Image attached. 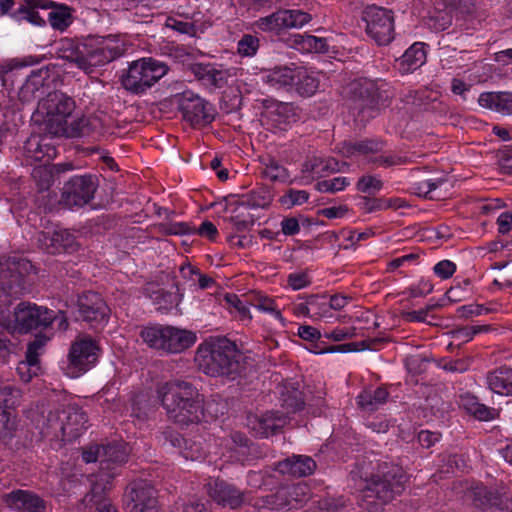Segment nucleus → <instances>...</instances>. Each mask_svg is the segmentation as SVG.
<instances>
[{"instance_id": "412c9836", "label": "nucleus", "mask_w": 512, "mask_h": 512, "mask_svg": "<svg viewBox=\"0 0 512 512\" xmlns=\"http://www.w3.org/2000/svg\"><path fill=\"white\" fill-rule=\"evenodd\" d=\"M385 142L377 138L364 139L355 142H344L341 152L346 157L363 156L369 163L385 148Z\"/></svg>"}, {"instance_id": "c03bdc74", "label": "nucleus", "mask_w": 512, "mask_h": 512, "mask_svg": "<svg viewBox=\"0 0 512 512\" xmlns=\"http://www.w3.org/2000/svg\"><path fill=\"white\" fill-rule=\"evenodd\" d=\"M254 25L264 32H280L286 30L283 19V9H279L270 15L259 18Z\"/></svg>"}, {"instance_id": "393cba45", "label": "nucleus", "mask_w": 512, "mask_h": 512, "mask_svg": "<svg viewBox=\"0 0 512 512\" xmlns=\"http://www.w3.org/2000/svg\"><path fill=\"white\" fill-rule=\"evenodd\" d=\"M316 469V462L309 456L293 455L277 465V470L282 474L295 477L311 475Z\"/></svg>"}, {"instance_id": "58836bf2", "label": "nucleus", "mask_w": 512, "mask_h": 512, "mask_svg": "<svg viewBox=\"0 0 512 512\" xmlns=\"http://www.w3.org/2000/svg\"><path fill=\"white\" fill-rule=\"evenodd\" d=\"M41 3V0H25L24 4H21L20 7L13 12L12 17L17 20H27L28 22L35 25H41L45 23V21L41 18L35 9H46L48 7L47 5Z\"/></svg>"}, {"instance_id": "f03ea898", "label": "nucleus", "mask_w": 512, "mask_h": 512, "mask_svg": "<svg viewBox=\"0 0 512 512\" xmlns=\"http://www.w3.org/2000/svg\"><path fill=\"white\" fill-rule=\"evenodd\" d=\"M195 360L199 368L212 377L235 379L244 369L242 353L227 338L201 344L197 348Z\"/></svg>"}, {"instance_id": "f8f14e48", "label": "nucleus", "mask_w": 512, "mask_h": 512, "mask_svg": "<svg viewBox=\"0 0 512 512\" xmlns=\"http://www.w3.org/2000/svg\"><path fill=\"white\" fill-rule=\"evenodd\" d=\"M123 503L128 512H160L157 491L142 481L127 487Z\"/></svg>"}, {"instance_id": "2eb2a0df", "label": "nucleus", "mask_w": 512, "mask_h": 512, "mask_svg": "<svg viewBox=\"0 0 512 512\" xmlns=\"http://www.w3.org/2000/svg\"><path fill=\"white\" fill-rule=\"evenodd\" d=\"M126 51L124 42L115 36H109L95 47L86 45V70L101 66L122 56Z\"/></svg>"}, {"instance_id": "a19ab883", "label": "nucleus", "mask_w": 512, "mask_h": 512, "mask_svg": "<svg viewBox=\"0 0 512 512\" xmlns=\"http://www.w3.org/2000/svg\"><path fill=\"white\" fill-rule=\"evenodd\" d=\"M104 488L98 485L93 486L91 491L87 493L82 499V503L85 507H95L96 512H117L109 499L104 496Z\"/></svg>"}, {"instance_id": "bb28decb", "label": "nucleus", "mask_w": 512, "mask_h": 512, "mask_svg": "<svg viewBox=\"0 0 512 512\" xmlns=\"http://www.w3.org/2000/svg\"><path fill=\"white\" fill-rule=\"evenodd\" d=\"M486 384L493 393L501 396H512V368L503 365L489 371Z\"/></svg>"}, {"instance_id": "473e14b6", "label": "nucleus", "mask_w": 512, "mask_h": 512, "mask_svg": "<svg viewBox=\"0 0 512 512\" xmlns=\"http://www.w3.org/2000/svg\"><path fill=\"white\" fill-rule=\"evenodd\" d=\"M128 459V451L124 445L108 444L102 445L101 470L110 471L114 467L126 462Z\"/></svg>"}, {"instance_id": "20e7f679", "label": "nucleus", "mask_w": 512, "mask_h": 512, "mask_svg": "<svg viewBox=\"0 0 512 512\" xmlns=\"http://www.w3.org/2000/svg\"><path fill=\"white\" fill-rule=\"evenodd\" d=\"M87 423L88 417L81 407L61 406L48 412L41 433L51 440L72 441L87 429Z\"/></svg>"}, {"instance_id": "4c0bfd02", "label": "nucleus", "mask_w": 512, "mask_h": 512, "mask_svg": "<svg viewBox=\"0 0 512 512\" xmlns=\"http://www.w3.org/2000/svg\"><path fill=\"white\" fill-rule=\"evenodd\" d=\"M296 68L287 66L276 67L270 70L265 76L264 81L272 87L281 88L293 85L294 78L296 77Z\"/></svg>"}, {"instance_id": "de8ad7c7", "label": "nucleus", "mask_w": 512, "mask_h": 512, "mask_svg": "<svg viewBox=\"0 0 512 512\" xmlns=\"http://www.w3.org/2000/svg\"><path fill=\"white\" fill-rule=\"evenodd\" d=\"M445 295L450 302L454 303L470 299L473 295L471 281L465 279L457 282L446 291Z\"/></svg>"}, {"instance_id": "5fc2aeb1", "label": "nucleus", "mask_w": 512, "mask_h": 512, "mask_svg": "<svg viewBox=\"0 0 512 512\" xmlns=\"http://www.w3.org/2000/svg\"><path fill=\"white\" fill-rule=\"evenodd\" d=\"M270 115L275 122L289 123L294 119V108L289 103H277L270 110Z\"/></svg>"}, {"instance_id": "f704fd0d", "label": "nucleus", "mask_w": 512, "mask_h": 512, "mask_svg": "<svg viewBox=\"0 0 512 512\" xmlns=\"http://www.w3.org/2000/svg\"><path fill=\"white\" fill-rule=\"evenodd\" d=\"M170 437L173 446L182 448L181 454L185 459L196 461L205 456V451L201 443L192 439H184L178 433H170Z\"/></svg>"}, {"instance_id": "0e129e2a", "label": "nucleus", "mask_w": 512, "mask_h": 512, "mask_svg": "<svg viewBox=\"0 0 512 512\" xmlns=\"http://www.w3.org/2000/svg\"><path fill=\"white\" fill-rule=\"evenodd\" d=\"M153 300L155 304L159 306V309H169L178 302L175 293L168 292L161 288L154 292Z\"/></svg>"}, {"instance_id": "0eeeda50", "label": "nucleus", "mask_w": 512, "mask_h": 512, "mask_svg": "<svg viewBox=\"0 0 512 512\" xmlns=\"http://www.w3.org/2000/svg\"><path fill=\"white\" fill-rule=\"evenodd\" d=\"M168 72L167 64L154 58H142L129 65L122 78L123 87L135 94L145 92Z\"/></svg>"}, {"instance_id": "ea45409f", "label": "nucleus", "mask_w": 512, "mask_h": 512, "mask_svg": "<svg viewBox=\"0 0 512 512\" xmlns=\"http://www.w3.org/2000/svg\"><path fill=\"white\" fill-rule=\"evenodd\" d=\"M375 342V340H363L358 343H345L333 346H325L324 343L316 342L313 347L310 349L311 352L315 354H323V353H334V352H354L365 349H371V343Z\"/></svg>"}, {"instance_id": "b1692460", "label": "nucleus", "mask_w": 512, "mask_h": 512, "mask_svg": "<svg viewBox=\"0 0 512 512\" xmlns=\"http://www.w3.org/2000/svg\"><path fill=\"white\" fill-rule=\"evenodd\" d=\"M3 499L8 507L18 511L41 512L44 509L43 500L26 490H14L4 495Z\"/></svg>"}, {"instance_id": "39448f33", "label": "nucleus", "mask_w": 512, "mask_h": 512, "mask_svg": "<svg viewBox=\"0 0 512 512\" xmlns=\"http://www.w3.org/2000/svg\"><path fill=\"white\" fill-rule=\"evenodd\" d=\"M139 337L149 348L166 354L181 353L197 339L196 334L190 330L161 324L142 327Z\"/></svg>"}, {"instance_id": "ddd939ff", "label": "nucleus", "mask_w": 512, "mask_h": 512, "mask_svg": "<svg viewBox=\"0 0 512 512\" xmlns=\"http://www.w3.org/2000/svg\"><path fill=\"white\" fill-rule=\"evenodd\" d=\"M54 78L48 69L32 71L18 91L22 104L38 103L54 91Z\"/></svg>"}, {"instance_id": "f3484780", "label": "nucleus", "mask_w": 512, "mask_h": 512, "mask_svg": "<svg viewBox=\"0 0 512 512\" xmlns=\"http://www.w3.org/2000/svg\"><path fill=\"white\" fill-rule=\"evenodd\" d=\"M98 346L91 338H80L71 346L69 352L70 367L77 373H84L97 361Z\"/></svg>"}, {"instance_id": "2f4dec72", "label": "nucleus", "mask_w": 512, "mask_h": 512, "mask_svg": "<svg viewBox=\"0 0 512 512\" xmlns=\"http://www.w3.org/2000/svg\"><path fill=\"white\" fill-rule=\"evenodd\" d=\"M319 84L320 79L317 72L309 71L304 67H297L293 85L301 96L310 97L314 95L319 88Z\"/></svg>"}, {"instance_id": "7ed1b4c3", "label": "nucleus", "mask_w": 512, "mask_h": 512, "mask_svg": "<svg viewBox=\"0 0 512 512\" xmlns=\"http://www.w3.org/2000/svg\"><path fill=\"white\" fill-rule=\"evenodd\" d=\"M342 95L354 115L363 119L375 117L381 107L388 105L389 100L387 91L369 79L353 80L343 87Z\"/></svg>"}, {"instance_id": "72a5a7b5", "label": "nucleus", "mask_w": 512, "mask_h": 512, "mask_svg": "<svg viewBox=\"0 0 512 512\" xmlns=\"http://www.w3.org/2000/svg\"><path fill=\"white\" fill-rule=\"evenodd\" d=\"M420 157L421 156L417 152L403 154L390 151L379 154L373 159V164L378 167L390 168L416 163Z\"/></svg>"}, {"instance_id": "052dcab7", "label": "nucleus", "mask_w": 512, "mask_h": 512, "mask_svg": "<svg viewBox=\"0 0 512 512\" xmlns=\"http://www.w3.org/2000/svg\"><path fill=\"white\" fill-rule=\"evenodd\" d=\"M356 187L362 193L374 194L382 189L383 182L376 176L365 175L358 180Z\"/></svg>"}, {"instance_id": "7c9ffc66", "label": "nucleus", "mask_w": 512, "mask_h": 512, "mask_svg": "<svg viewBox=\"0 0 512 512\" xmlns=\"http://www.w3.org/2000/svg\"><path fill=\"white\" fill-rule=\"evenodd\" d=\"M280 405L284 410V415L295 413L304 407V398L302 392L293 384L285 383L280 387Z\"/></svg>"}, {"instance_id": "dca6fc26", "label": "nucleus", "mask_w": 512, "mask_h": 512, "mask_svg": "<svg viewBox=\"0 0 512 512\" xmlns=\"http://www.w3.org/2000/svg\"><path fill=\"white\" fill-rule=\"evenodd\" d=\"M209 497L221 507L231 509L239 508L247 498L245 491L240 490L234 484L223 479L211 480L207 485Z\"/></svg>"}, {"instance_id": "3c124183", "label": "nucleus", "mask_w": 512, "mask_h": 512, "mask_svg": "<svg viewBox=\"0 0 512 512\" xmlns=\"http://www.w3.org/2000/svg\"><path fill=\"white\" fill-rule=\"evenodd\" d=\"M89 121L85 116L77 117L73 120H68L64 125L65 131L58 136L65 137H79L89 131Z\"/></svg>"}, {"instance_id": "e433bc0d", "label": "nucleus", "mask_w": 512, "mask_h": 512, "mask_svg": "<svg viewBox=\"0 0 512 512\" xmlns=\"http://www.w3.org/2000/svg\"><path fill=\"white\" fill-rule=\"evenodd\" d=\"M389 393L385 388L378 387L374 390H364L357 397L358 404L367 411H375L379 406L386 403Z\"/></svg>"}, {"instance_id": "8fccbe9b", "label": "nucleus", "mask_w": 512, "mask_h": 512, "mask_svg": "<svg viewBox=\"0 0 512 512\" xmlns=\"http://www.w3.org/2000/svg\"><path fill=\"white\" fill-rule=\"evenodd\" d=\"M285 29L301 28L312 19L311 15L298 9H283Z\"/></svg>"}, {"instance_id": "e2e57ef3", "label": "nucleus", "mask_w": 512, "mask_h": 512, "mask_svg": "<svg viewBox=\"0 0 512 512\" xmlns=\"http://www.w3.org/2000/svg\"><path fill=\"white\" fill-rule=\"evenodd\" d=\"M14 429L11 412L0 409V439L3 441L11 439Z\"/></svg>"}, {"instance_id": "09e8293b", "label": "nucleus", "mask_w": 512, "mask_h": 512, "mask_svg": "<svg viewBox=\"0 0 512 512\" xmlns=\"http://www.w3.org/2000/svg\"><path fill=\"white\" fill-rule=\"evenodd\" d=\"M262 175L271 181H284L288 178L287 169L273 158H267L262 162Z\"/></svg>"}, {"instance_id": "a211bd4d", "label": "nucleus", "mask_w": 512, "mask_h": 512, "mask_svg": "<svg viewBox=\"0 0 512 512\" xmlns=\"http://www.w3.org/2000/svg\"><path fill=\"white\" fill-rule=\"evenodd\" d=\"M78 311L83 320L97 324L106 322L109 314V308L101 295L91 291L79 296Z\"/></svg>"}, {"instance_id": "6e6d98bb", "label": "nucleus", "mask_w": 512, "mask_h": 512, "mask_svg": "<svg viewBox=\"0 0 512 512\" xmlns=\"http://www.w3.org/2000/svg\"><path fill=\"white\" fill-rule=\"evenodd\" d=\"M32 177L41 191L48 190L53 184V171L49 167H35L32 171Z\"/></svg>"}, {"instance_id": "c9c22d12", "label": "nucleus", "mask_w": 512, "mask_h": 512, "mask_svg": "<svg viewBox=\"0 0 512 512\" xmlns=\"http://www.w3.org/2000/svg\"><path fill=\"white\" fill-rule=\"evenodd\" d=\"M60 57L86 70V45H76L72 41H63L59 49Z\"/></svg>"}, {"instance_id": "79ce46f5", "label": "nucleus", "mask_w": 512, "mask_h": 512, "mask_svg": "<svg viewBox=\"0 0 512 512\" xmlns=\"http://www.w3.org/2000/svg\"><path fill=\"white\" fill-rule=\"evenodd\" d=\"M247 303L262 312L272 314L279 321H283L282 314L277 308L274 299L260 293H253L247 297Z\"/></svg>"}, {"instance_id": "a878e982", "label": "nucleus", "mask_w": 512, "mask_h": 512, "mask_svg": "<svg viewBox=\"0 0 512 512\" xmlns=\"http://www.w3.org/2000/svg\"><path fill=\"white\" fill-rule=\"evenodd\" d=\"M191 70L195 77L204 84L221 88L226 85L230 73L227 69L218 68L213 64H193Z\"/></svg>"}, {"instance_id": "603ef678", "label": "nucleus", "mask_w": 512, "mask_h": 512, "mask_svg": "<svg viewBox=\"0 0 512 512\" xmlns=\"http://www.w3.org/2000/svg\"><path fill=\"white\" fill-rule=\"evenodd\" d=\"M243 202L253 208L267 207L270 202V194L264 189L252 190L244 196Z\"/></svg>"}, {"instance_id": "9d476101", "label": "nucleus", "mask_w": 512, "mask_h": 512, "mask_svg": "<svg viewBox=\"0 0 512 512\" xmlns=\"http://www.w3.org/2000/svg\"><path fill=\"white\" fill-rule=\"evenodd\" d=\"M175 103L183 120L191 126H203L214 120V106L191 90L175 95Z\"/></svg>"}, {"instance_id": "9b49d317", "label": "nucleus", "mask_w": 512, "mask_h": 512, "mask_svg": "<svg viewBox=\"0 0 512 512\" xmlns=\"http://www.w3.org/2000/svg\"><path fill=\"white\" fill-rule=\"evenodd\" d=\"M365 31L378 45H387L394 39V14L391 10L371 5L363 11Z\"/></svg>"}, {"instance_id": "864d4df0", "label": "nucleus", "mask_w": 512, "mask_h": 512, "mask_svg": "<svg viewBox=\"0 0 512 512\" xmlns=\"http://www.w3.org/2000/svg\"><path fill=\"white\" fill-rule=\"evenodd\" d=\"M259 49V38L251 34H244L238 41L237 51L241 56L252 57Z\"/></svg>"}, {"instance_id": "13d9d810", "label": "nucleus", "mask_w": 512, "mask_h": 512, "mask_svg": "<svg viewBox=\"0 0 512 512\" xmlns=\"http://www.w3.org/2000/svg\"><path fill=\"white\" fill-rule=\"evenodd\" d=\"M350 184L346 177H335L330 180H323L316 184V189L319 192L335 193L344 190Z\"/></svg>"}, {"instance_id": "1a4fd4ad", "label": "nucleus", "mask_w": 512, "mask_h": 512, "mask_svg": "<svg viewBox=\"0 0 512 512\" xmlns=\"http://www.w3.org/2000/svg\"><path fill=\"white\" fill-rule=\"evenodd\" d=\"M407 475L402 468L392 466L387 471L373 475L363 490L365 499H377L382 503L392 501L406 486Z\"/></svg>"}, {"instance_id": "a18cd8bd", "label": "nucleus", "mask_w": 512, "mask_h": 512, "mask_svg": "<svg viewBox=\"0 0 512 512\" xmlns=\"http://www.w3.org/2000/svg\"><path fill=\"white\" fill-rule=\"evenodd\" d=\"M48 20L54 29L64 31L72 23L71 9L65 5L58 6L49 12Z\"/></svg>"}, {"instance_id": "f257e3e1", "label": "nucleus", "mask_w": 512, "mask_h": 512, "mask_svg": "<svg viewBox=\"0 0 512 512\" xmlns=\"http://www.w3.org/2000/svg\"><path fill=\"white\" fill-rule=\"evenodd\" d=\"M157 398L166 411L167 417L178 424L200 421L203 405L197 388L185 380H170L158 385Z\"/></svg>"}, {"instance_id": "bf43d9fd", "label": "nucleus", "mask_w": 512, "mask_h": 512, "mask_svg": "<svg viewBox=\"0 0 512 512\" xmlns=\"http://www.w3.org/2000/svg\"><path fill=\"white\" fill-rule=\"evenodd\" d=\"M309 199V193L305 190H296L289 189L286 193L280 198V202L291 208L296 205H302L306 203Z\"/></svg>"}, {"instance_id": "6e6552de", "label": "nucleus", "mask_w": 512, "mask_h": 512, "mask_svg": "<svg viewBox=\"0 0 512 512\" xmlns=\"http://www.w3.org/2000/svg\"><path fill=\"white\" fill-rule=\"evenodd\" d=\"M55 318V313L52 310L36 304L21 302L14 308L12 317H8L4 329L11 334H25L33 329L50 326Z\"/></svg>"}, {"instance_id": "774afa93", "label": "nucleus", "mask_w": 512, "mask_h": 512, "mask_svg": "<svg viewBox=\"0 0 512 512\" xmlns=\"http://www.w3.org/2000/svg\"><path fill=\"white\" fill-rule=\"evenodd\" d=\"M434 273L441 279H448L456 271V264L450 260H442L433 267Z\"/></svg>"}, {"instance_id": "338daca9", "label": "nucleus", "mask_w": 512, "mask_h": 512, "mask_svg": "<svg viewBox=\"0 0 512 512\" xmlns=\"http://www.w3.org/2000/svg\"><path fill=\"white\" fill-rule=\"evenodd\" d=\"M319 304V296H311L305 303H299L295 306L296 314L320 316L321 312L316 311V306Z\"/></svg>"}, {"instance_id": "4468645a", "label": "nucleus", "mask_w": 512, "mask_h": 512, "mask_svg": "<svg viewBox=\"0 0 512 512\" xmlns=\"http://www.w3.org/2000/svg\"><path fill=\"white\" fill-rule=\"evenodd\" d=\"M97 189L95 179L90 175L76 176L65 183L61 202L69 207H83L89 203Z\"/></svg>"}, {"instance_id": "69168bd1", "label": "nucleus", "mask_w": 512, "mask_h": 512, "mask_svg": "<svg viewBox=\"0 0 512 512\" xmlns=\"http://www.w3.org/2000/svg\"><path fill=\"white\" fill-rule=\"evenodd\" d=\"M487 330L488 326L486 325L467 326L453 330L452 335L455 339L461 340L462 342H468L474 337V335Z\"/></svg>"}, {"instance_id": "4be33fe9", "label": "nucleus", "mask_w": 512, "mask_h": 512, "mask_svg": "<svg viewBox=\"0 0 512 512\" xmlns=\"http://www.w3.org/2000/svg\"><path fill=\"white\" fill-rule=\"evenodd\" d=\"M38 242L48 253L57 254L72 249L75 238L67 230L42 231L38 236Z\"/></svg>"}, {"instance_id": "49530a36", "label": "nucleus", "mask_w": 512, "mask_h": 512, "mask_svg": "<svg viewBox=\"0 0 512 512\" xmlns=\"http://www.w3.org/2000/svg\"><path fill=\"white\" fill-rule=\"evenodd\" d=\"M21 391L13 385H5L0 388V409L11 411L21 402Z\"/></svg>"}, {"instance_id": "5701e85b", "label": "nucleus", "mask_w": 512, "mask_h": 512, "mask_svg": "<svg viewBox=\"0 0 512 512\" xmlns=\"http://www.w3.org/2000/svg\"><path fill=\"white\" fill-rule=\"evenodd\" d=\"M340 163L333 157H308L302 164L301 172L304 178L310 180L326 177L340 171Z\"/></svg>"}, {"instance_id": "aec40b11", "label": "nucleus", "mask_w": 512, "mask_h": 512, "mask_svg": "<svg viewBox=\"0 0 512 512\" xmlns=\"http://www.w3.org/2000/svg\"><path fill=\"white\" fill-rule=\"evenodd\" d=\"M472 497L475 505L485 512H512V499H504L484 486L473 489Z\"/></svg>"}, {"instance_id": "680f3d73", "label": "nucleus", "mask_w": 512, "mask_h": 512, "mask_svg": "<svg viewBox=\"0 0 512 512\" xmlns=\"http://www.w3.org/2000/svg\"><path fill=\"white\" fill-rule=\"evenodd\" d=\"M159 231L164 235H184L195 231L185 222H168L159 225Z\"/></svg>"}, {"instance_id": "c85d7f7f", "label": "nucleus", "mask_w": 512, "mask_h": 512, "mask_svg": "<svg viewBox=\"0 0 512 512\" xmlns=\"http://www.w3.org/2000/svg\"><path fill=\"white\" fill-rule=\"evenodd\" d=\"M425 62V45L421 42L412 44L405 53L397 59L398 68L402 74H407L420 68Z\"/></svg>"}, {"instance_id": "cd10ccee", "label": "nucleus", "mask_w": 512, "mask_h": 512, "mask_svg": "<svg viewBox=\"0 0 512 512\" xmlns=\"http://www.w3.org/2000/svg\"><path fill=\"white\" fill-rule=\"evenodd\" d=\"M481 107L503 115H512V92H483L478 98Z\"/></svg>"}, {"instance_id": "6ab92c4d", "label": "nucleus", "mask_w": 512, "mask_h": 512, "mask_svg": "<svg viewBox=\"0 0 512 512\" xmlns=\"http://www.w3.org/2000/svg\"><path fill=\"white\" fill-rule=\"evenodd\" d=\"M307 486L304 484H297L291 487H281L275 493L263 497L255 498L252 505L256 509H279L290 505L289 498H294L299 495H305ZM295 500H298L295 498Z\"/></svg>"}, {"instance_id": "37998d69", "label": "nucleus", "mask_w": 512, "mask_h": 512, "mask_svg": "<svg viewBox=\"0 0 512 512\" xmlns=\"http://www.w3.org/2000/svg\"><path fill=\"white\" fill-rule=\"evenodd\" d=\"M295 43L306 52L325 53L328 51V44L325 38L309 34L296 35Z\"/></svg>"}, {"instance_id": "4d7b16f0", "label": "nucleus", "mask_w": 512, "mask_h": 512, "mask_svg": "<svg viewBox=\"0 0 512 512\" xmlns=\"http://www.w3.org/2000/svg\"><path fill=\"white\" fill-rule=\"evenodd\" d=\"M166 25L179 33L190 36H195L198 31L196 21H189L188 19L169 17L166 21Z\"/></svg>"}, {"instance_id": "c756f323", "label": "nucleus", "mask_w": 512, "mask_h": 512, "mask_svg": "<svg viewBox=\"0 0 512 512\" xmlns=\"http://www.w3.org/2000/svg\"><path fill=\"white\" fill-rule=\"evenodd\" d=\"M287 417L281 412H267L261 417H255L252 429L260 437H268L276 433L286 424Z\"/></svg>"}, {"instance_id": "423d86ee", "label": "nucleus", "mask_w": 512, "mask_h": 512, "mask_svg": "<svg viewBox=\"0 0 512 512\" xmlns=\"http://www.w3.org/2000/svg\"><path fill=\"white\" fill-rule=\"evenodd\" d=\"M74 110L75 101L66 94L54 90L38 103L34 116L50 134L58 136L65 131L64 125L72 118Z\"/></svg>"}]
</instances>
